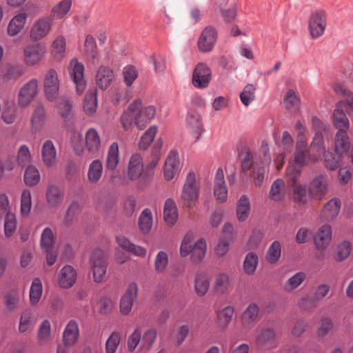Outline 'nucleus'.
<instances>
[{
	"instance_id": "obj_1",
	"label": "nucleus",
	"mask_w": 353,
	"mask_h": 353,
	"mask_svg": "<svg viewBox=\"0 0 353 353\" xmlns=\"http://www.w3.org/2000/svg\"><path fill=\"white\" fill-rule=\"evenodd\" d=\"M245 157L241 162V172L252 176L254 185L257 187L262 185L264 174L265 164L270 163V156L269 154L264 155V159L261 164L254 163V153L247 146H245Z\"/></svg>"
},
{
	"instance_id": "obj_2",
	"label": "nucleus",
	"mask_w": 353,
	"mask_h": 353,
	"mask_svg": "<svg viewBox=\"0 0 353 353\" xmlns=\"http://www.w3.org/2000/svg\"><path fill=\"white\" fill-rule=\"evenodd\" d=\"M205 253V241L200 239L195 242L194 234L192 232L187 233L181 244V256L185 257L190 254L192 263H199L204 259Z\"/></svg>"
},
{
	"instance_id": "obj_3",
	"label": "nucleus",
	"mask_w": 353,
	"mask_h": 353,
	"mask_svg": "<svg viewBox=\"0 0 353 353\" xmlns=\"http://www.w3.org/2000/svg\"><path fill=\"white\" fill-rule=\"evenodd\" d=\"M148 172L144 170V163L142 156L138 153L133 154L129 159L127 167V176L132 181H137L140 186L148 183L149 176Z\"/></svg>"
},
{
	"instance_id": "obj_4",
	"label": "nucleus",
	"mask_w": 353,
	"mask_h": 353,
	"mask_svg": "<svg viewBox=\"0 0 353 353\" xmlns=\"http://www.w3.org/2000/svg\"><path fill=\"white\" fill-rule=\"evenodd\" d=\"M39 12V8L32 1L26 3L10 21L8 27V34L11 36L17 34L23 28L28 17L34 16Z\"/></svg>"
},
{
	"instance_id": "obj_5",
	"label": "nucleus",
	"mask_w": 353,
	"mask_h": 353,
	"mask_svg": "<svg viewBox=\"0 0 353 353\" xmlns=\"http://www.w3.org/2000/svg\"><path fill=\"white\" fill-rule=\"evenodd\" d=\"M89 267L95 283H99L104 281L108 262L102 250L97 248L92 252L89 258Z\"/></svg>"
},
{
	"instance_id": "obj_6",
	"label": "nucleus",
	"mask_w": 353,
	"mask_h": 353,
	"mask_svg": "<svg viewBox=\"0 0 353 353\" xmlns=\"http://www.w3.org/2000/svg\"><path fill=\"white\" fill-rule=\"evenodd\" d=\"M181 200L186 208H192L199 198V187L196 183V176L193 172L187 175L181 192Z\"/></svg>"
},
{
	"instance_id": "obj_7",
	"label": "nucleus",
	"mask_w": 353,
	"mask_h": 353,
	"mask_svg": "<svg viewBox=\"0 0 353 353\" xmlns=\"http://www.w3.org/2000/svg\"><path fill=\"white\" fill-rule=\"evenodd\" d=\"M47 53L46 48L41 43L34 41L23 48V59L24 63L30 67L37 65L44 59Z\"/></svg>"
},
{
	"instance_id": "obj_8",
	"label": "nucleus",
	"mask_w": 353,
	"mask_h": 353,
	"mask_svg": "<svg viewBox=\"0 0 353 353\" xmlns=\"http://www.w3.org/2000/svg\"><path fill=\"white\" fill-rule=\"evenodd\" d=\"M327 27V14L323 10H316L311 12L308 19V30L313 39L320 38Z\"/></svg>"
},
{
	"instance_id": "obj_9",
	"label": "nucleus",
	"mask_w": 353,
	"mask_h": 353,
	"mask_svg": "<svg viewBox=\"0 0 353 353\" xmlns=\"http://www.w3.org/2000/svg\"><path fill=\"white\" fill-rule=\"evenodd\" d=\"M55 235L49 227L43 229L40 237V246L46 255V263L52 265L57 260V252L54 249Z\"/></svg>"
},
{
	"instance_id": "obj_10",
	"label": "nucleus",
	"mask_w": 353,
	"mask_h": 353,
	"mask_svg": "<svg viewBox=\"0 0 353 353\" xmlns=\"http://www.w3.org/2000/svg\"><path fill=\"white\" fill-rule=\"evenodd\" d=\"M1 214H4V234L7 238L12 236L17 228V215L10 210L9 200L6 194H1Z\"/></svg>"
},
{
	"instance_id": "obj_11",
	"label": "nucleus",
	"mask_w": 353,
	"mask_h": 353,
	"mask_svg": "<svg viewBox=\"0 0 353 353\" xmlns=\"http://www.w3.org/2000/svg\"><path fill=\"white\" fill-rule=\"evenodd\" d=\"M68 70L70 79L76 85V92L81 94L86 88V81L84 78V65L77 59L74 58L70 61Z\"/></svg>"
},
{
	"instance_id": "obj_12",
	"label": "nucleus",
	"mask_w": 353,
	"mask_h": 353,
	"mask_svg": "<svg viewBox=\"0 0 353 353\" xmlns=\"http://www.w3.org/2000/svg\"><path fill=\"white\" fill-rule=\"evenodd\" d=\"M59 86L60 81L56 70L50 68L47 70L43 79V88L48 101H53L57 99Z\"/></svg>"
},
{
	"instance_id": "obj_13",
	"label": "nucleus",
	"mask_w": 353,
	"mask_h": 353,
	"mask_svg": "<svg viewBox=\"0 0 353 353\" xmlns=\"http://www.w3.org/2000/svg\"><path fill=\"white\" fill-rule=\"evenodd\" d=\"M39 81L37 79H31L20 88L18 94V105L19 107L28 106L38 94Z\"/></svg>"
},
{
	"instance_id": "obj_14",
	"label": "nucleus",
	"mask_w": 353,
	"mask_h": 353,
	"mask_svg": "<svg viewBox=\"0 0 353 353\" xmlns=\"http://www.w3.org/2000/svg\"><path fill=\"white\" fill-rule=\"evenodd\" d=\"M52 19L41 17L36 20L30 30V38L33 41H39L45 38L51 31Z\"/></svg>"
},
{
	"instance_id": "obj_15",
	"label": "nucleus",
	"mask_w": 353,
	"mask_h": 353,
	"mask_svg": "<svg viewBox=\"0 0 353 353\" xmlns=\"http://www.w3.org/2000/svg\"><path fill=\"white\" fill-rule=\"evenodd\" d=\"M290 189V198L297 206L305 207L309 203L312 196L306 184L294 183Z\"/></svg>"
},
{
	"instance_id": "obj_16",
	"label": "nucleus",
	"mask_w": 353,
	"mask_h": 353,
	"mask_svg": "<svg viewBox=\"0 0 353 353\" xmlns=\"http://www.w3.org/2000/svg\"><path fill=\"white\" fill-rule=\"evenodd\" d=\"M142 107L141 99H136L121 116V122L125 130L130 129L133 125L138 127L140 108Z\"/></svg>"
},
{
	"instance_id": "obj_17",
	"label": "nucleus",
	"mask_w": 353,
	"mask_h": 353,
	"mask_svg": "<svg viewBox=\"0 0 353 353\" xmlns=\"http://www.w3.org/2000/svg\"><path fill=\"white\" fill-rule=\"evenodd\" d=\"M255 343L257 346L272 350L278 346L276 331L273 327L261 328L255 336Z\"/></svg>"
},
{
	"instance_id": "obj_18",
	"label": "nucleus",
	"mask_w": 353,
	"mask_h": 353,
	"mask_svg": "<svg viewBox=\"0 0 353 353\" xmlns=\"http://www.w3.org/2000/svg\"><path fill=\"white\" fill-rule=\"evenodd\" d=\"M212 79L210 68L203 63H198L192 74V84L194 87L200 89L208 86Z\"/></svg>"
},
{
	"instance_id": "obj_19",
	"label": "nucleus",
	"mask_w": 353,
	"mask_h": 353,
	"mask_svg": "<svg viewBox=\"0 0 353 353\" xmlns=\"http://www.w3.org/2000/svg\"><path fill=\"white\" fill-rule=\"evenodd\" d=\"M312 126L315 132V135L312 142V148H319L325 152V145L323 143V134L328 133L330 126L323 122L316 116H312L311 118Z\"/></svg>"
},
{
	"instance_id": "obj_20",
	"label": "nucleus",
	"mask_w": 353,
	"mask_h": 353,
	"mask_svg": "<svg viewBox=\"0 0 353 353\" xmlns=\"http://www.w3.org/2000/svg\"><path fill=\"white\" fill-rule=\"evenodd\" d=\"M64 190L59 185L51 184L48 185L46 191V201L50 209H59L64 201Z\"/></svg>"
},
{
	"instance_id": "obj_21",
	"label": "nucleus",
	"mask_w": 353,
	"mask_h": 353,
	"mask_svg": "<svg viewBox=\"0 0 353 353\" xmlns=\"http://www.w3.org/2000/svg\"><path fill=\"white\" fill-rule=\"evenodd\" d=\"M330 180L325 174L316 176L311 181L309 192L312 198L321 199L327 192Z\"/></svg>"
},
{
	"instance_id": "obj_22",
	"label": "nucleus",
	"mask_w": 353,
	"mask_h": 353,
	"mask_svg": "<svg viewBox=\"0 0 353 353\" xmlns=\"http://www.w3.org/2000/svg\"><path fill=\"white\" fill-rule=\"evenodd\" d=\"M137 283L134 282L129 283L120 301V311L122 314L128 315L130 312L132 307L137 300Z\"/></svg>"
},
{
	"instance_id": "obj_23",
	"label": "nucleus",
	"mask_w": 353,
	"mask_h": 353,
	"mask_svg": "<svg viewBox=\"0 0 353 353\" xmlns=\"http://www.w3.org/2000/svg\"><path fill=\"white\" fill-rule=\"evenodd\" d=\"M217 39V32L212 26L206 27L199 39L198 46L199 50L203 52L211 51Z\"/></svg>"
},
{
	"instance_id": "obj_24",
	"label": "nucleus",
	"mask_w": 353,
	"mask_h": 353,
	"mask_svg": "<svg viewBox=\"0 0 353 353\" xmlns=\"http://www.w3.org/2000/svg\"><path fill=\"white\" fill-rule=\"evenodd\" d=\"M22 302L23 296L19 289H13L3 296V310L5 312H14L20 308Z\"/></svg>"
},
{
	"instance_id": "obj_25",
	"label": "nucleus",
	"mask_w": 353,
	"mask_h": 353,
	"mask_svg": "<svg viewBox=\"0 0 353 353\" xmlns=\"http://www.w3.org/2000/svg\"><path fill=\"white\" fill-rule=\"evenodd\" d=\"M259 307L256 303L250 304L241 317V326L245 330H251L259 321Z\"/></svg>"
},
{
	"instance_id": "obj_26",
	"label": "nucleus",
	"mask_w": 353,
	"mask_h": 353,
	"mask_svg": "<svg viewBox=\"0 0 353 353\" xmlns=\"http://www.w3.org/2000/svg\"><path fill=\"white\" fill-rule=\"evenodd\" d=\"M214 194L220 203H223L227 200L228 188L221 168H219L216 171L214 181Z\"/></svg>"
},
{
	"instance_id": "obj_27",
	"label": "nucleus",
	"mask_w": 353,
	"mask_h": 353,
	"mask_svg": "<svg viewBox=\"0 0 353 353\" xmlns=\"http://www.w3.org/2000/svg\"><path fill=\"white\" fill-rule=\"evenodd\" d=\"M341 207V202L338 198H332L326 202L322 209L321 218L325 221H331L336 218Z\"/></svg>"
},
{
	"instance_id": "obj_28",
	"label": "nucleus",
	"mask_w": 353,
	"mask_h": 353,
	"mask_svg": "<svg viewBox=\"0 0 353 353\" xmlns=\"http://www.w3.org/2000/svg\"><path fill=\"white\" fill-rule=\"evenodd\" d=\"M179 159L176 151L171 150L166 159L164 166V177L166 181L172 180L179 171Z\"/></svg>"
},
{
	"instance_id": "obj_29",
	"label": "nucleus",
	"mask_w": 353,
	"mask_h": 353,
	"mask_svg": "<svg viewBox=\"0 0 353 353\" xmlns=\"http://www.w3.org/2000/svg\"><path fill=\"white\" fill-rule=\"evenodd\" d=\"M114 77V72L112 68L101 65L95 75L97 85L101 90H106L112 83Z\"/></svg>"
},
{
	"instance_id": "obj_30",
	"label": "nucleus",
	"mask_w": 353,
	"mask_h": 353,
	"mask_svg": "<svg viewBox=\"0 0 353 353\" xmlns=\"http://www.w3.org/2000/svg\"><path fill=\"white\" fill-rule=\"evenodd\" d=\"M213 292L219 295L223 296L229 293L232 290L230 276L225 272L216 275L212 287Z\"/></svg>"
},
{
	"instance_id": "obj_31",
	"label": "nucleus",
	"mask_w": 353,
	"mask_h": 353,
	"mask_svg": "<svg viewBox=\"0 0 353 353\" xmlns=\"http://www.w3.org/2000/svg\"><path fill=\"white\" fill-rule=\"evenodd\" d=\"M332 239V228L328 224L321 226L314 235V241L319 250L325 249Z\"/></svg>"
},
{
	"instance_id": "obj_32",
	"label": "nucleus",
	"mask_w": 353,
	"mask_h": 353,
	"mask_svg": "<svg viewBox=\"0 0 353 353\" xmlns=\"http://www.w3.org/2000/svg\"><path fill=\"white\" fill-rule=\"evenodd\" d=\"M234 312V307L230 305L216 310L215 322L218 327L225 330L232 321Z\"/></svg>"
},
{
	"instance_id": "obj_33",
	"label": "nucleus",
	"mask_w": 353,
	"mask_h": 353,
	"mask_svg": "<svg viewBox=\"0 0 353 353\" xmlns=\"http://www.w3.org/2000/svg\"><path fill=\"white\" fill-rule=\"evenodd\" d=\"M186 124L195 136V141L198 140L203 132L201 116L195 111L190 112L186 118Z\"/></svg>"
},
{
	"instance_id": "obj_34",
	"label": "nucleus",
	"mask_w": 353,
	"mask_h": 353,
	"mask_svg": "<svg viewBox=\"0 0 353 353\" xmlns=\"http://www.w3.org/2000/svg\"><path fill=\"white\" fill-rule=\"evenodd\" d=\"M77 272L71 265H65L59 274V284L63 288H70L76 282Z\"/></svg>"
},
{
	"instance_id": "obj_35",
	"label": "nucleus",
	"mask_w": 353,
	"mask_h": 353,
	"mask_svg": "<svg viewBox=\"0 0 353 353\" xmlns=\"http://www.w3.org/2000/svg\"><path fill=\"white\" fill-rule=\"evenodd\" d=\"M46 121V111L44 106L38 103L35 105L30 119L31 132L36 133L41 130Z\"/></svg>"
},
{
	"instance_id": "obj_36",
	"label": "nucleus",
	"mask_w": 353,
	"mask_h": 353,
	"mask_svg": "<svg viewBox=\"0 0 353 353\" xmlns=\"http://www.w3.org/2000/svg\"><path fill=\"white\" fill-rule=\"evenodd\" d=\"M41 157L44 165L48 168L52 167L57 161V150L51 140H46L42 145Z\"/></svg>"
},
{
	"instance_id": "obj_37",
	"label": "nucleus",
	"mask_w": 353,
	"mask_h": 353,
	"mask_svg": "<svg viewBox=\"0 0 353 353\" xmlns=\"http://www.w3.org/2000/svg\"><path fill=\"white\" fill-rule=\"evenodd\" d=\"M79 336V330L77 323L71 320L67 324L63 334V341L65 346L74 345Z\"/></svg>"
},
{
	"instance_id": "obj_38",
	"label": "nucleus",
	"mask_w": 353,
	"mask_h": 353,
	"mask_svg": "<svg viewBox=\"0 0 353 353\" xmlns=\"http://www.w3.org/2000/svg\"><path fill=\"white\" fill-rule=\"evenodd\" d=\"M101 147V139L97 130L90 128L85 134V148L93 156H97Z\"/></svg>"
},
{
	"instance_id": "obj_39",
	"label": "nucleus",
	"mask_w": 353,
	"mask_h": 353,
	"mask_svg": "<svg viewBox=\"0 0 353 353\" xmlns=\"http://www.w3.org/2000/svg\"><path fill=\"white\" fill-rule=\"evenodd\" d=\"M116 241L120 248L135 256L144 257L146 254V250L144 248L134 245L124 236H117Z\"/></svg>"
},
{
	"instance_id": "obj_40",
	"label": "nucleus",
	"mask_w": 353,
	"mask_h": 353,
	"mask_svg": "<svg viewBox=\"0 0 353 353\" xmlns=\"http://www.w3.org/2000/svg\"><path fill=\"white\" fill-rule=\"evenodd\" d=\"M286 194L285 183L282 179H276L271 185L268 192L270 200L279 202L285 199Z\"/></svg>"
},
{
	"instance_id": "obj_41",
	"label": "nucleus",
	"mask_w": 353,
	"mask_h": 353,
	"mask_svg": "<svg viewBox=\"0 0 353 353\" xmlns=\"http://www.w3.org/2000/svg\"><path fill=\"white\" fill-rule=\"evenodd\" d=\"M347 131L338 130L334 137V150L338 154L346 153L350 148V139Z\"/></svg>"
},
{
	"instance_id": "obj_42",
	"label": "nucleus",
	"mask_w": 353,
	"mask_h": 353,
	"mask_svg": "<svg viewBox=\"0 0 353 353\" xmlns=\"http://www.w3.org/2000/svg\"><path fill=\"white\" fill-rule=\"evenodd\" d=\"M119 150L118 143L116 142L112 143L107 152L105 158V168L108 171H114L119 163Z\"/></svg>"
},
{
	"instance_id": "obj_43",
	"label": "nucleus",
	"mask_w": 353,
	"mask_h": 353,
	"mask_svg": "<svg viewBox=\"0 0 353 353\" xmlns=\"http://www.w3.org/2000/svg\"><path fill=\"white\" fill-rule=\"evenodd\" d=\"M316 148L320 154H323L324 165L327 170L334 171L339 168L342 161V154H338L336 152L334 154L332 152L326 151L325 148V152L319 148Z\"/></svg>"
},
{
	"instance_id": "obj_44",
	"label": "nucleus",
	"mask_w": 353,
	"mask_h": 353,
	"mask_svg": "<svg viewBox=\"0 0 353 353\" xmlns=\"http://www.w3.org/2000/svg\"><path fill=\"white\" fill-rule=\"evenodd\" d=\"M163 217L165 222L173 225L178 219V211L175 202L172 199H167L164 204Z\"/></svg>"
},
{
	"instance_id": "obj_45",
	"label": "nucleus",
	"mask_w": 353,
	"mask_h": 353,
	"mask_svg": "<svg viewBox=\"0 0 353 353\" xmlns=\"http://www.w3.org/2000/svg\"><path fill=\"white\" fill-rule=\"evenodd\" d=\"M1 80L3 83H12L22 76L23 69L19 65H8L1 72Z\"/></svg>"
},
{
	"instance_id": "obj_46",
	"label": "nucleus",
	"mask_w": 353,
	"mask_h": 353,
	"mask_svg": "<svg viewBox=\"0 0 353 353\" xmlns=\"http://www.w3.org/2000/svg\"><path fill=\"white\" fill-rule=\"evenodd\" d=\"M309 150L306 141L300 140L296 146L294 152L295 163L299 165H306L309 162Z\"/></svg>"
},
{
	"instance_id": "obj_47",
	"label": "nucleus",
	"mask_w": 353,
	"mask_h": 353,
	"mask_svg": "<svg viewBox=\"0 0 353 353\" xmlns=\"http://www.w3.org/2000/svg\"><path fill=\"white\" fill-rule=\"evenodd\" d=\"M306 279V274L303 272H299L290 276L283 285V290L287 293L294 292Z\"/></svg>"
},
{
	"instance_id": "obj_48",
	"label": "nucleus",
	"mask_w": 353,
	"mask_h": 353,
	"mask_svg": "<svg viewBox=\"0 0 353 353\" xmlns=\"http://www.w3.org/2000/svg\"><path fill=\"white\" fill-rule=\"evenodd\" d=\"M81 211L80 203L77 200H73L68 207L63 218L65 225H70L74 223L78 219Z\"/></svg>"
},
{
	"instance_id": "obj_49",
	"label": "nucleus",
	"mask_w": 353,
	"mask_h": 353,
	"mask_svg": "<svg viewBox=\"0 0 353 353\" xmlns=\"http://www.w3.org/2000/svg\"><path fill=\"white\" fill-rule=\"evenodd\" d=\"M103 174L102 162L96 159L94 160L89 165L88 170V179L92 184L97 183L101 179Z\"/></svg>"
},
{
	"instance_id": "obj_50",
	"label": "nucleus",
	"mask_w": 353,
	"mask_h": 353,
	"mask_svg": "<svg viewBox=\"0 0 353 353\" xmlns=\"http://www.w3.org/2000/svg\"><path fill=\"white\" fill-rule=\"evenodd\" d=\"M66 49L65 39L62 35L57 36L50 47L52 55L57 60H61L65 56Z\"/></svg>"
},
{
	"instance_id": "obj_51",
	"label": "nucleus",
	"mask_w": 353,
	"mask_h": 353,
	"mask_svg": "<svg viewBox=\"0 0 353 353\" xmlns=\"http://www.w3.org/2000/svg\"><path fill=\"white\" fill-rule=\"evenodd\" d=\"M250 203L246 195H242L236 203V217L239 221H245L250 214Z\"/></svg>"
},
{
	"instance_id": "obj_52",
	"label": "nucleus",
	"mask_w": 353,
	"mask_h": 353,
	"mask_svg": "<svg viewBox=\"0 0 353 353\" xmlns=\"http://www.w3.org/2000/svg\"><path fill=\"white\" fill-rule=\"evenodd\" d=\"M97 108V90L96 88L89 90L86 93L83 109L88 115H92Z\"/></svg>"
},
{
	"instance_id": "obj_53",
	"label": "nucleus",
	"mask_w": 353,
	"mask_h": 353,
	"mask_svg": "<svg viewBox=\"0 0 353 353\" xmlns=\"http://www.w3.org/2000/svg\"><path fill=\"white\" fill-rule=\"evenodd\" d=\"M153 224L152 214L150 209H144L139 218L138 225L141 232L143 234H148L152 229Z\"/></svg>"
},
{
	"instance_id": "obj_54",
	"label": "nucleus",
	"mask_w": 353,
	"mask_h": 353,
	"mask_svg": "<svg viewBox=\"0 0 353 353\" xmlns=\"http://www.w3.org/2000/svg\"><path fill=\"white\" fill-rule=\"evenodd\" d=\"M283 103L285 109L296 113L299 110L300 100L293 90H289L285 94Z\"/></svg>"
},
{
	"instance_id": "obj_55",
	"label": "nucleus",
	"mask_w": 353,
	"mask_h": 353,
	"mask_svg": "<svg viewBox=\"0 0 353 353\" xmlns=\"http://www.w3.org/2000/svg\"><path fill=\"white\" fill-rule=\"evenodd\" d=\"M43 294V285L40 279L35 278L33 279L29 293L30 303L32 305L37 304Z\"/></svg>"
},
{
	"instance_id": "obj_56",
	"label": "nucleus",
	"mask_w": 353,
	"mask_h": 353,
	"mask_svg": "<svg viewBox=\"0 0 353 353\" xmlns=\"http://www.w3.org/2000/svg\"><path fill=\"white\" fill-rule=\"evenodd\" d=\"M210 286V281L205 274H198L194 281V288L196 294L199 296H204Z\"/></svg>"
},
{
	"instance_id": "obj_57",
	"label": "nucleus",
	"mask_w": 353,
	"mask_h": 353,
	"mask_svg": "<svg viewBox=\"0 0 353 353\" xmlns=\"http://www.w3.org/2000/svg\"><path fill=\"white\" fill-rule=\"evenodd\" d=\"M51 340V325L48 320H44L40 325L37 334V341L40 345L48 344Z\"/></svg>"
},
{
	"instance_id": "obj_58",
	"label": "nucleus",
	"mask_w": 353,
	"mask_h": 353,
	"mask_svg": "<svg viewBox=\"0 0 353 353\" xmlns=\"http://www.w3.org/2000/svg\"><path fill=\"white\" fill-rule=\"evenodd\" d=\"M351 252V243L347 241H343L337 245L333 257L336 261H343L348 258Z\"/></svg>"
},
{
	"instance_id": "obj_59",
	"label": "nucleus",
	"mask_w": 353,
	"mask_h": 353,
	"mask_svg": "<svg viewBox=\"0 0 353 353\" xmlns=\"http://www.w3.org/2000/svg\"><path fill=\"white\" fill-rule=\"evenodd\" d=\"M332 117L334 125L338 130L347 131L349 130V119L343 110L338 108L335 109Z\"/></svg>"
},
{
	"instance_id": "obj_60",
	"label": "nucleus",
	"mask_w": 353,
	"mask_h": 353,
	"mask_svg": "<svg viewBox=\"0 0 353 353\" xmlns=\"http://www.w3.org/2000/svg\"><path fill=\"white\" fill-rule=\"evenodd\" d=\"M34 321L32 316V312L29 310H24L21 312L19 323V331L20 333H24L31 331L34 326Z\"/></svg>"
},
{
	"instance_id": "obj_61",
	"label": "nucleus",
	"mask_w": 353,
	"mask_h": 353,
	"mask_svg": "<svg viewBox=\"0 0 353 353\" xmlns=\"http://www.w3.org/2000/svg\"><path fill=\"white\" fill-rule=\"evenodd\" d=\"M41 179L40 173L38 169L32 165H29L25 170L24 182L28 186L37 185Z\"/></svg>"
},
{
	"instance_id": "obj_62",
	"label": "nucleus",
	"mask_w": 353,
	"mask_h": 353,
	"mask_svg": "<svg viewBox=\"0 0 353 353\" xmlns=\"http://www.w3.org/2000/svg\"><path fill=\"white\" fill-rule=\"evenodd\" d=\"M259 263L258 255L252 252L245 256L243 261V269L245 274L252 275L256 271Z\"/></svg>"
},
{
	"instance_id": "obj_63",
	"label": "nucleus",
	"mask_w": 353,
	"mask_h": 353,
	"mask_svg": "<svg viewBox=\"0 0 353 353\" xmlns=\"http://www.w3.org/2000/svg\"><path fill=\"white\" fill-rule=\"evenodd\" d=\"M281 255V245L279 241H274L267 250L266 260L270 264L277 263Z\"/></svg>"
},
{
	"instance_id": "obj_64",
	"label": "nucleus",
	"mask_w": 353,
	"mask_h": 353,
	"mask_svg": "<svg viewBox=\"0 0 353 353\" xmlns=\"http://www.w3.org/2000/svg\"><path fill=\"white\" fill-rule=\"evenodd\" d=\"M121 339V332L114 331L105 343V353H116Z\"/></svg>"
}]
</instances>
